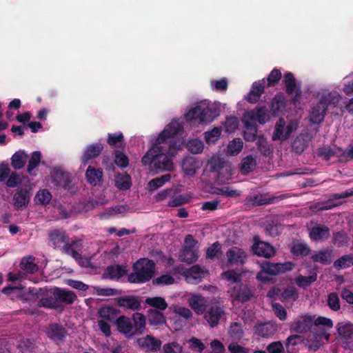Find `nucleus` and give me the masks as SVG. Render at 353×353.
I'll use <instances>...</instances> for the list:
<instances>
[{
	"label": "nucleus",
	"mask_w": 353,
	"mask_h": 353,
	"mask_svg": "<svg viewBox=\"0 0 353 353\" xmlns=\"http://www.w3.org/2000/svg\"><path fill=\"white\" fill-rule=\"evenodd\" d=\"M35 258L33 256H28L22 258L20 263V268L28 274H33L38 271L39 267L34 263Z\"/></svg>",
	"instance_id": "obj_39"
},
{
	"label": "nucleus",
	"mask_w": 353,
	"mask_h": 353,
	"mask_svg": "<svg viewBox=\"0 0 353 353\" xmlns=\"http://www.w3.org/2000/svg\"><path fill=\"white\" fill-rule=\"evenodd\" d=\"M190 307L194 312L201 315L204 314V318L210 325L214 327L218 325L221 318V307L209 306L208 301L201 295L194 294L188 299Z\"/></svg>",
	"instance_id": "obj_3"
},
{
	"label": "nucleus",
	"mask_w": 353,
	"mask_h": 353,
	"mask_svg": "<svg viewBox=\"0 0 353 353\" xmlns=\"http://www.w3.org/2000/svg\"><path fill=\"white\" fill-rule=\"evenodd\" d=\"M103 150L101 143L90 144L86 146L83 155L81 157V163L85 165L89 161L98 157Z\"/></svg>",
	"instance_id": "obj_19"
},
{
	"label": "nucleus",
	"mask_w": 353,
	"mask_h": 353,
	"mask_svg": "<svg viewBox=\"0 0 353 353\" xmlns=\"http://www.w3.org/2000/svg\"><path fill=\"white\" fill-rule=\"evenodd\" d=\"M226 256L230 265H242L247 258L246 252L238 247L230 248L226 252Z\"/></svg>",
	"instance_id": "obj_16"
},
{
	"label": "nucleus",
	"mask_w": 353,
	"mask_h": 353,
	"mask_svg": "<svg viewBox=\"0 0 353 353\" xmlns=\"http://www.w3.org/2000/svg\"><path fill=\"white\" fill-rule=\"evenodd\" d=\"M205 272L206 271L204 268H201L199 265H194L190 268L186 269L184 271L183 274L188 281L198 283L201 281Z\"/></svg>",
	"instance_id": "obj_27"
},
{
	"label": "nucleus",
	"mask_w": 353,
	"mask_h": 353,
	"mask_svg": "<svg viewBox=\"0 0 353 353\" xmlns=\"http://www.w3.org/2000/svg\"><path fill=\"white\" fill-rule=\"evenodd\" d=\"M327 305L333 311H338L340 310V300L336 292H331L328 294Z\"/></svg>",
	"instance_id": "obj_62"
},
{
	"label": "nucleus",
	"mask_w": 353,
	"mask_h": 353,
	"mask_svg": "<svg viewBox=\"0 0 353 353\" xmlns=\"http://www.w3.org/2000/svg\"><path fill=\"white\" fill-rule=\"evenodd\" d=\"M29 191L26 188L17 190L13 196V205L17 210L26 208L30 202Z\"/></svg>",
	"instance_id": "obj_23"
},
{
	"label": "nucleus",
	"mask_w": 353,
	"mask_h": 353,
	"mask_svg": "<svg viewBox=\"0 0 353 353\" xmlns=\"http://www.w3.org/2000/svg\"><path fill=\"white\" fill-rule=\"evenodd\" d=\"M282 77L281 71L279 69L274 68L267 77L268 87H273L276 85Z\"/></svg>",
	"instance_id": "obj_57"
},
{
	"label": "nucleus",
	"mask_w": 353,
	"mask_h": 353,
	"mask_svg": "<svg viewBox=\"0 0 353 353\" xmlns=\"http://www.w3.org/2000/svg\"><path fill=\"white\" fill-rule=\"evenodd\" d=\"M327 109L320 101L312 108L310 113V121L314 124L321 123L325 118Z\"/></svg>",
	"instance_id": "obj_31"
},
{
	"label": "nucleus",
	"mask_w": 353,
	"mask_h": 353,
	"mask_svg": "<svg viewBox=\"0 0 353 353\" xmlns=\"http://www.w3.org/2000/svg\"><path fill=\"white\" fill-rule=\"evenodd\" d=\"M52 199V194L47 189L40 190L35 195L36 203L43 205H48Z\"/></svg>",
	"instance_id": "obj_52"
},
{
	"label": "nucleus",
	"mask_w": 353,
	"mask_h": 353,
	"mask_svg": "<svg viewBox=\"0 0 353 353\" xmlns=\"http://www.w3.org/2000/svg\"><path fill=\"white\" fill-rule=\"evenodd\" d=\"M265 88V79L254 81L252 85L250 91L245 97V100L250 103H256L259 100L261 94L264 93Z\"/></svg>",
	"instance_id": "obj_17"
},
{
	"label": "nucleus",
	"mask_w": 353,
	"mask_h": 353,
	"mask_svg": "<svg viewBox=\"0 0 353 353\" xmlns=\"http://www.w3.org/2000/svg\"><path fill=\"white\" fill-rule=\"evenodd\" d=\"M201 105L205 110H202L201 121L210 123L219 116L218 110L214 105L210 104L208 100L201 101Z\"/></svg>",
	"instance_id": "obj_26"
},
{
	"label": "nucleus",
	"mask_w": 353,
	"mask_h": 353,
	"mask_svg": "<svg viewBox=\"0 0 353 353\" xmlns=\"http://www.w3.org/2000/svg\"><path fill=\"white\" fill-rule=\"evenodd\" d=\"M114 185L120 190H128L132 186L131 176L126 172L118 173L115 176Z\"/></svg>",
	"instance_id": "obj_36"
},
{
	"label": "nucleus",
	"mask_w": 353,
	"mask_h": 353,
	"mask_svg": "<svg viewBox=\"0 0 353 353\" xmlns=\"http://www.w3.org/2000/svg\"><path fill=\"white\" fill-rule=\"evenodd\" d=\"M340 100L341 97L339 94L330 92L323 95L319 101L323 103L325 108L327 110L328 107L330 105L336 106L340 102Z\"/></svg>",
	"instance_id": "obj_45"
},
{
	"label": "nucleus",
	"mask_w": 353,
	"mask_h": 353,
	"mask_svg": "<svg viewBox=\"0 0 353 353\" xmlns=\"http://www.w3.org/2000/svg\"><path fill=\"white\" fill-rule=\"evenodd\" d=\"M37 305L47 309H56L58 307L57 299L52 294L49 296L41 298L38 301Z\"/></svg>",
	"instance_id": "obj_53"
},
{
	"label": "nucleus",
	"mask_w": 353,
	"mask_h": 353,
	"mask_svg": "<svg viewBox=\"0 0 353 353\" xmlns=\"http://www.w3.org/2000/svg\"><path fill=\"white\" fill-rule=\"evenodd\" d=\"M183 127L178 121L172 120L159 134L152 148L143 157V165H149L156 170H171L172 158L181 148L179 140L174 136L181 132Z\"/></svg>",
	"instance_id": "obj_1"
},
{
	"label": "nucleus",
	"mask_w": 353,
	"mask_h": 353,
	"mask_svg": "<svg viewBox=\"0 0 353 353\" xmlns=\"http://www.w3.org/2000/svg\"><path fill=\"white\" fill-rule=\"evenodd\" d=\"M127 274L128 270L125 265L119 264L112 265L105 268L103 274V278L110 279L111 280H119Z\"/></svg>",
	"instance_id": "obj_22"
},
{
	"label": "nucleus",
	"mask_w": 353,
	"mask_h": 353,
	"mask_svg": "<svg viewBox=\"0 0 353 353\" xmlns=\"http://www.w3.org/2000/svg\"><path fill=\"white\" fill-rule=\"evenodd\" d=\"M117 305L121 307L132 311H138L141 309V301L139 296L128 295L117 297Z\"/></svg>",
	"instance_id": "obj_15"
},
{
	"label": "nucleus",
	"mask_w": 353,
	"mask_h": 353,
	"mask_svg": "<svg viewBox=\"0 0 353 353\" xmlns=\"http://www.w3.org/2000/svg\"><path fill=\"white\" fill-rule=\"evenodd\" d=\"M330 235V228L325 225H317L312 228L309 236L314 241H321L327 239Z\"/></svg>",
	"instance_id": "obj_24"
},
{
	"label": "nucleus",
	"mask_w": 353,
	"mask_h": 353,
	"mask_svg": "<svg viewBox=\"0 0 353 353\" xmlns=\"http://www.w3.org/2000/svg\"><path fill=\"white\" fill-rule=\"evenodd\" d=\"M199 168V161L193 157H185L181 163V169L184 174L188 176L194 175Z\"/></svg>",
	"instance_id": "obj_28"
},
{
	"label": "nucleus",
	"mask_w": 353,
	"mask_h": 353,
	"mask_svg": "<svg viewBox=\"0 0 353 353\" xmlns=\"http://www.w3.org/2000/svg\"><path fill=\"white\" fill-rule=\"evenodd\" d=\"M285 121L284 119L280 118L277 122L276 123L274 131L272 135V140L277 141L281 140L285 141L287 140V137L285 135Z\"/></svg>",
	"instance_id": "obj_42"
},
{
	"label": "nucleus",
	"mask_w": 353,
	"mask_h": 353,
	"mask_svg": "<svg viewBox=\"0 0 353 353\" xmlns=\"http://www.w3.org/2000/svg\"><path fill=\"white\" fill-rule=\"evenodd\" d=\"M337 331L341 338L350 339L353 334V324L340 323L338 324Z\"/></svg>",
	"instance_id": "obj_49"
},
{
	"label": "nucleus",
	"mask_w": 353,
	"mask_h": 353,
	"mask_svg": "<svg viewBox=\"0 0 353 353\" xmlns=\"http://www.w3.org/2000/svg\"><path fill=\"white\" fill-rule=\"evenodd\" d=\"M162 353H182V346L176 342H171L163 346Z\"/></svg>",
	"instance_id": "obj_64"
},
{
	"label": "nucleus",
	"mask_w": 353,
	"mask_h": 353,
	"mask_svg": "<svg viewBox=\"0 0 353 353\" xmlns=\"http://www.w3.org/2000/svg\"><path fill=\"white\" fill-rule=\"evenodd\" d=\"M114 324L119 332L128 339H132L134 336L141 335L145 332L146 317L139 312L134 313L132 318L121 315L116 319Z\"/></svg>",
	"instance_id": "obj_2"
},
{
	"label": "nucleus",
	"mask_w": 353,
	"mask_h": 353,
	"mask_svg": "<svg viewBox=\"0 0 353 353\" xmlns=\"http://www.w3.org/2000/svg\"><path fill=\"white\" fill-rule=\"evenodd\" d=\"M256 162L252 155L246 156L243 158L241 163V172L246 174L252 172L256 167Z\"/></svg>",
	"instance_id": "obj_46"
},
{
	"label": "nucleus",
	"mask_w": 353,
	"mask_h": 353,
	"mask_svg": "<svg viewBox=\"0 0 353 353\" xmlns=\"http://www.w3.org/2000/svg\"><path fill=\"white\" fill-rule=\"evenodd\" d=\"M234 292L236 294V298L241 303H245L250 301L252 296V293L250 288L243 284H240L237 288H234Z\"/></svg>",
	"instance_id": "obj_37"
},
{
	"label": "nucleus",
	"mask_w": 353,
	"mask_h": 353,
	"mask_svg": "<svg viewBox=\"0 0 353 353\" xmlns=\"http://www.w3.org/2000/svg\"><path fill=\"white\" fill-rule=\"evenodd\" d=\"M197 243L192 235L188 234L185 236L184 246L179 254V259L181 261L191 264L197 260L199 257Z\"/></svg>",
	"instance_id": "obj_7"
},
{
	"label": "nucleus",
	"mask_w": 353,
	"mask_h": 353,
	"mask_svg": "<svg viewBox=\"0 0 353 353\" xmlns=\"http://www.w3.org/2000/svg\"><path fill=\"white\" fill-rule=\"evenodd\" d=\"M48 339L57 345L63 343L68 334L67 330L60 323H50L46 330Z\"/></svg>",
	"instance_id": "obj_10"
},
{
	"label": "nucleus",
	"mask_w": 353,
	"mask_h": 353,
	"mask_svg": "<svg viewBox=\"0 0 353 353\" xmlns=\"http://www.w3.org/2000/svg\"><path fill=\"white\" fill-rule=\"evenodd\" d=\"M119 314V310L116 308L104 305L98 311V315L100 318L112 322Z\"/></svg>",
	"instance_id": "obj_41"
},
{
	"label": "nucleus",
	"mask_w": 353,
	"mask_h": 353,
	"mask_svg": "<svg viewBox=\"0 0 353 353\" xmlns=\"http://www.w3.org/2000/svg\"><path fill=\"white\" fill-rule=\"evenodd\" d=\"M245 130L244 131L243 137L247 141H254L256 139L257 134V125L256 124L250 121L249 120L245 119L243 117L242 119Z\"/></svg>",
	"instance_id": "obj_38"
},
{
	"label": "nucleus",
	"mask_w": 353,
	"mask_h": 353,
	"mask_svg": "<svg viewBox=\"0 0 353 353\" xmlns=\"http://www.w3.org/2000/svg\"><path fill=\"white\" fill-rule=\"evenodd\" d=\"M41 154L39 151H34L32 153V156L28 161L27 166V172L31 174L33 170H34L40 163Z\"/></svg>",
	"instance_id": "obj_56"
},
{
	"label": "nucleus",
	"mask_w": 353,
	"mask_h": 353,
	"mask_svg": "<svg viewBox=\"0 0 353 353\" xmlns=\"http://www.w3.org/2000/svg\"><path fill=\"white\" fill-rule=\"evenodd\" d=\"M267 296L275 300H279L283 303H292L299 299L297 289L293 285H288L284 288L273 287L267 294Z\"/></svg>",
	"instance_id": "obj_6"
},
{
	"label": "nucleus",
	"mask_w": 353,
	"mask_h": 353,
	"mask_svg": "<svg viewBox=\"0 0 353 353\" xmlns=\"http://www.w3.org/2000/svg\"><path fill=\"white\" fill-rule=\"evenodd\" d=\"M316 279L317 275L316 273H314V274H312L308 276L299 275L295 279V281L299 287L305 289L307 287L310 286L312 283L316 281Z\"/></svg>",
	"instance_id": "obj_54"
},
{
	"label": "nucleus",
	"mask_w": 353,
	"mask_h": 353,
	"mask_svg": "<svg viewBox=\"0 0 353 353\" xmlns=\"http://www.w3.org/2000/svg\"><path fill=\"white\" fill-rule=\"evenodd\" d=\"M317 155L325 161H328L332 157H336L340 162L341 154V148H332L330 146H324L317 150Z\"/></svg>",
	"instance_id": "obj_33"
},
{
	"label": "nucleus",
	"mask_w": 353,
	"mask_h": 353,
	"mask_svg": "<svg viewBox=\"0 0 353 353\" xmlns=\"http://www.w3.org/2000/svg\"><path fill=\"white\" fill-rule=\"evenodd\" d=\"M283 82L285 87L286 94L292 97V103L296 105L301 98L302 90L301 86L296 84L295 77L291 72H287L284 74Z\"/></svg>",
	"instance_id": "obj_8"
},
{
	"label": "nucleus",
	"mask_w": 353,
	"mask_h": 353,
	"mask_svg": "<svg viewBox=\"0 0 353 353\" xmlns=\"http://www.w3.org/2000/svg\"><path fill=\"white\" fill-rule=\"evenodd\" d=\"M331 251L328 249H323L319 252H314L310 259L314 263H320L322 265H329L332 262Z\"/></svg>",
	"instance_id": "obj_34"
},
{
	"label": "nucleus",
	"mask_w": 353,
	"mask_h": 353,
	"mask_svg": "<svg viewBox=\"0 0 353 353\" xmlns=\"http://www.w3.org/2000/svg\"><path fill=\"white\" fill-rule=\"evenodd\" d=\"M48 239L54 248L60 250L63 254L66 255L70 254L81 241L77 238L70 239L67 232L62 229H57L50 232L48 234Z\"/></svg>",
	"instance_id": "obj_5"
},
{
	"label": "nucleus",
	"mask_w": 353,
	"mask_h": 353,
	"mask_svg": "<svg viewBox=\"0 0 353 353\" xmlns=\"http://www.w3.org/2000/svg\"><path fill=\"white\" fill-rule=\"evenodd\" d=\"M286 99L283 94H276L271 103V112L274 116H278L285 109Z\"/></svg>",
	"instance_id": "obj_32"
},
{
	"label": "nucleus",
	"mask_w": 353,
	"mask_h": 353,
	"mask_svg": "<svg viewBox=\"0 0 353 353\" xmlns=\"http://www.w3.org/2000/svg\"><path fill=\"white\" fill-rule=\"evenodd\" d=\"M205 139L208 145L214 144L221 137V127H216L205 132Z\"/></svg>",
	"instance_id": "obj_58"
},
{
	"label": "nucleus",
	"mask_w": 353,
	"mask_h": 353,
	"mask_svg": "<svg viewBox=\"0 0 353 353\" xmlns=\"http://www.w3.org/2000/svg\"><path fill=\"white\" fill-rule=\"evenodd\" d=\"M133 272L128 276L131 283H145L150 281L155 274L156 264L148 258H140L132 264Z\"/></svg>",
	"instance_id": "obj_4"
},
{
	"label": "nucleus",
	"mask_w": 353,
	"mask_h": 353,
	"mask_svg": "<svg viewBox=\"0 0 353 353\" xmlns=\"http://www.w3.org/2000/svg\"><path fill=\"white\" fill-rule=\"evenodd\" d=\"M333 243L339 247H343L347 245L348 237L345 232L339 231L333 233Z\"/></svg>",
	"instance_id": "obj_59"
},
{
	"label": "nucleus",
	"mask_w": 353,
	"mask_h": 353,
	"mask_svg": "<svg viewBox=\"0 0 353 353\" xmlns=\"http://www.w3.org/2000/svg\"><path fill=\"white\" fill-rule=\"evenodd\" d=\"M334 265L335 268H347L353 265V254L342 256L334 262Z\"/></svg>",
	"instance_id": "obj_61"
},
{
	"label": "nucleus",
	"mask_w": 353,
	"mask_h": 353,
	"mask_svg": "<svg viewBox=\"0 0 353 353\" xmlns=\"http://www.w3.org/2000/svg\"><path fill=\"white\" fill-rule=\"evenodd\" d=\"M314 325V321L310 316H304L294 322L292 329L296 333H303L310 330Z\"/></svg>",
	"instance_id": "obj_25"
},
{
	"label": "nucleus",
	"mask_w": 353,
	"mask_h": 353,
	"mask_svg": "<svg viewBox=\"0 0 353 353\" xmlns=\"http://www.w3.org/2000/svg\"><path fill=\"white\" fill-rule=\"evenodd\" d=\"M291 252L294 256L304 257L310 254L311 249L305 243H297L291 248Z\"/></svg>",
	"instance_id": "obj_47"
},
{
	"label": "nucleus",
	"mask_w": 353,
	"mask_h": 353,
	"mask_svg": "<svg viewBox=\"0 0 353 353\" xmlns=\"http://www.w3.org/2000/svg\"><path fill=\"white\" fill-rule=\"evenodd\" d=\"M294 267V263L291 261L285 262L283 263L264 262L261 264V269L269 275L272 276H276L291 271L293 270Z\"/></svg>",
	"instance_id": "obj_11"
},
{
	"label": "nucleus",
	"mask_w": 353,
	"mask_h": 353,
	"mask_svg": "<svg viewBox=\"0 0 353 353\" xmlns=\"http://www.w3.org/2000/svg\"><path fill=\"white\" fill-rule=\"evenodd\" d=\"M243 117L245 119L249 120L255 124L256 122L260 124H264L270 120L268 110L265 106L256 108L250 112H247L243 115Z\"/></svg>",
	"instance_id": "obj_14"
},
{
	"label": "nucleus",
	"mask_w": 353,
	"mask_h": 353,
	"mask_svg": "<svg viewBox=\"0 0 353 353\" xmlns=\"http://www.w3.org/2000/svg\"><path fill=\"white\" fill-rule=\"evenodd\" d=\"M108 144L112 147L115 148H123L125 145L124 143V137L122 132L118 133H109L108 134L107 139Z\"/></svg>",
	"instance_id": "obj_43"
},
{
	"label": "nucleus",
	"mask_w": 353,
	"mask_h": 353,
	"mask_svg": "<svg viewBox=\"0 0 353 353\" xmlns=\"http://www.w3.org/2000/svg\"><path fill=\"white\" fill-rule=\"evenodd\" d=\"M85 177L88 183L93 186L100 185L103 181V171L101 169H95L88 166L85 172Z\"/></svg>",
	"instance_id": "obj_30"
},
{
	"label": "nucleus",
	"mask_w": 353,
	"mask_h": 353,
	"mask_svg": "<svg viewBox=\"0 0 353 353\" xmlns=\"http://www.w3.org/2000/svg\"><path fill=\"white\" fill-rule=\"evenodd\" d=\"M276 325L270 321L256 322L254 326V334L263 337L269 338L276 331Z\"/></svg>",
	"instance_id": "obj_18"
},
{
	"label": "nucleus",
	"mask_w": 353,
	"mask_h": 353,
	"mask_svg": "<svg viewBox=\"0 0 353 353\" xmlns=\"http://www.w3.org/2000/svg\"><path fill=\"white\" fill-rule=\"evenodd\" d=\"M52 181L54 185L64 190H70L73 188L72 176L61 168H54L51 172Z\"/></svg>",
	"instance_id": "obj_9"
},
{
	"label": "nucleus",
	"mask_w": 353,
	"mask_h": 353,
	"mask_svg": "<svg viewBox=\"0 0 353 353\" xmlns=\"http://www.w3.org/2000/svg\"><path fill=\"white\" fill-rule=\"evenodd\" d=\"M243 143L240 138L234 139L230 141L227 147V154L231 156L239 154L243 148Z\"/></svg>",
	"instance_id": "obj_48"
},
{
	"label": "nucleus",
	"mask_w": 353,
	"mask_h": 353,
	"mask_svg": "<svg viewBox=\"0 0 353 353\" xmlns=\"http://www.w3.org/2000/svg\"><path fill=\"white\" fill-rule=\"evenodd\" d=\"M239 126V120L235 117H227L225 123L224 127L225 129V132L228 133L234 132Z\"/></svg>",
	"instance_id": "obj_63"
},
{
	"label": "nucleus",
	"mask_w": 353,
	"mask_h": 353,
	"mask_svg": "<svg viewBox=\"0 0 353 353\" xmlns=\"http://www.w3.org/2000/svg\"><path fill=\"white\" fill-rule=\"evenodd\" d=\"M82 248V241L81 240L79 241V243H77V247L73 248L70 254L68 255L71 256L80 266L83 268H88L90 265V259L86 256H82L79 251Z\"/></svg>",
	"instance_id": "obj_35"
},
{
	"label": "nucleus",
	"mask_w": 353,
	"mask_h": 353,
	"mask_svg": "<svg viewBox=\"0 0 353 353\" xmlns=\"http://www.w3.org/2000/svg\"><path fill=\"white\" fill-rule=\"evenodd\" d=\"M228 334L234 340H240L243 336V330L240 323L233 322L230 324Z\"/></svg>",
	"instance_id": "obj_51"
},
{
	"label": "nucleus",
	"mask_w": 353,
	"mask_h": 353,
	"mask_svg": "<svg viewBox=\"0 0 353 353\" xmlns=\"http://www.w3.org/2000/svg\"><path fill=\"white\" fill-rule=\"evenodd\" d=\"M189 111L185 114V120L190 123L191 125H197L201 123L202 110H204L201 101L194 103Z\"/></svg>",
	"instance_id": "obj_20"
},
{
	"label": "nucleus",
	"mask_w": 353,
	"mask_h": 353,
	"mask_svg": "<svg viewBox=\"0 0 353 353\" xmlns=\"http://www.w3.org/2000/svg\"><path fill=\"white\" fill-rule=\"evenodd\" d=\"M137 342L141 348L152 352L159 350L162 344L160 339L149 334L146 335L143 338L139 339Z\"/></svg>",
	"instance_id": "obj_21"
},
{
	"label": "nucleus",
	"mask_w": 353,
	"mask_h": 353,
	"mask_svg": "<svg viewBox=\"0 0 353 353\" xmlns=\"http://www.w3.org/2000/svg\"><path fill=\"white\" fill-rule=\"evenodd\" d=\"M208 166L210 172H216L217 176L219 177L221 175V154L217 153L213 155L208 161Z\"/></svg>",
	"instance_id": "obj_55"
},
{
	"label": "nucleus",
	"mask_w": 353,
	"mask_h": 353,
	"mask_svg": "<svg viewBox=\"0 0 353 353\" xmlns=\"http://www.w3.org/2000/svg\"><path fill=\"white\" fill-rule=\"evenodd\" d=\"M28 156L23 151L16 152L11 158V165L15 170H20L25 165Z\"/></svg>",
	"instance_id": "obj_44"
},
{
	"label": "nucleus",
	"mask_w": 353,
	"mask_h": 353,
	"mask_svg": "<svg viewBox=\"0 0 353 353\" xmlns=\"http://www.w3.org/2000/svg\"><path fill=\"white\" fill-rule=\"evenodd\" d=\"M252 250L254 254L265 258H270L275 254L274 247L267 242L261 241L259 236H254L253 238Z\"/></svg>",
	"instance_id": "obj_12"
},
{
	"label": "nucleus",
	"mask_w": 353,
	"mask_h": 353,
	"mask_svg": "<svg viewBox=\"0 0 353 353\" xmlns=\"http://www.w3.org/2000/svg\"><path fill=\"white\" fill-rule=\"evenodd\" d=\"M145 303L159 311H163L168 306L165 299L161 296L147 297Z\"/></svg>",
	"instance_id": "obj_40"
},
{
	"label": "nucleus",
	"mask_w": 353,
	"mask_h": 353,
	"mask_svg": "<svg viewBox=\"0 0 353 353\" xmlns=\"http://www.w3.org/2000/svg\"><path fill=\"white\" fill-rule=\"evenodd\" d=\"M147 316L148 323L151 326L159 327L166 323V317L162 311L148 310Z\"/></svg>",
	"instance_id": "obj_29"
},
{
	"label": "nucleus",
	"mask_w": 353,
	"mask_h": 353,
	"mask_svg": "<svg viewBox=\"0 0 353 353\" xmlns=\"http://www.w3.org/2000/svg\"><path fill=\"white\" fill-rule=\"evenodd\" d=\"M51 294L55 296L58 307H60L61 304L72 305L77 299V296L75 292L72 290L59 287H54L52 289Z\"/></svg>",
	"instance_id": "obj_13"
},
{
	"label": "nucleus",
	"mask_w": 353,
	"mask_h": 353,
	"mask_svg": "<svg viewBox=\"0 0 353 353\" xmlns=\"http://www.w3.org/2000/svg\"><path fill=\"white\" fill-rule=\"evenodd\" d=\"M188 150L192 154H199L202 152L204 145L203 141L199 139H194L190 140L187 145Z\"/></svg>",
	"instance_id": "obj_60"
},
{
	"label": "nucleus",
	"mask_w": 353,
	"mask_h": 353,
	"mask_svg": "<svg viewBox=\"0 0 353 353\" xmlns=\"http://www.w3.org/2000/svg\"><path fill=\"white\" fill-rule=\"evenodd\" d=\"M171 179V176L170 174H164L160 177H157L155 179H152L148 183L149 190L151 191H154L160 187L163 186L166 182L169 181Z\"/></svg>",
	"instance_id": "obj_50"
}]
</instances>
